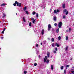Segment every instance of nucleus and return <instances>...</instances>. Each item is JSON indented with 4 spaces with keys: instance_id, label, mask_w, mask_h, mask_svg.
<instances>
[{
    "instance_id": "nucleus-8",
    "label": "nucleus",
    "mask_w": 74,
    "mask_h": 74,
    "mask_svg": "<svg viewBox=\"0 0 74 74\" xmlns=\"http://www.w3.org/2000/svg\"><path fill=\"white\" fill-rule=\"evenodd\" d=\"M53 66L52 64L51 65V69L53 71Z\"/></svg>"
},
{
    "instance_id": "nucleus-53",
    "label": "nucleus",
    "mask_w": 74,
    "mask_h": 74,
    "mask_svg": "<svg viewBox=\"0 0 74 74\" xmlns=\"http://www.w3.org/2000/svg\"><path fill=\"white\" fill-rule=\"evenodd\" d=\"M16 15H18V14H17V13H16Z\"/></svg>"
},
{
    "instance_id": "nucleus-9",
    "label": "nucleus",
    "mask_w": 74,
    "mask_h": 74,
    "mask_svg": "<svg viewBox=\"0 0 74 74\" xmlns=\"http://www.w3.org/2000/svg\"><path fill=\"white\" fill-rule=\"evenodd\" d=\"M62 8H64V9L65 8H66V6H65V4L64 3L62 5Z\"/></svg>"
},
{
    "instance_id": "nucleus-43",
    "label": "nucleus",
    "mask_w": 74,
    "mask_h": 74,
    "mask_svg": "<svg viewBox=\"0 0 74 74\" xmlns=\"http://www.w3.org/2000/svg\"><path fill=\"white\" fill-rule=\"evenodd\" d=\"M31 20H34V18L32 17V18H31Z\"/></svg>"
},
{
    "instance_id": "nucleus-57",
    "label": "nucleus",
    "mask_w": 74,
    "mask_h": 74,
    "mask_svg": "<svg viewBox=\"0 0 74 74\" xmlns=\"http://www.w3.org/2000/svg\"><path fill=\"white\" fill-rule=\"evenodd\" d=\"M44 8H45V7H44Z\"/></svg>"
},
{
    "instance_id": "nucleus-14",
    "label": "nucleus",
    "mask_w": 74,
    "mask_h": 74,
    "mask_svg": "<svg viewBox=\"0 0 74 74\" xmlns=\"http://www.w3.org/2000/svg\"><path fill=\"white\" fill-rule=\"evenodd\" d=\"M5 16H6V14H5L3 13V18H4V17H5Z\"/></svg>"
},
{
    "instance_id": "nucleus-19",
    "label": "nucleus",
    "mask_w": 74,
    "mask_h": 74,
    "mask_svg": "<svg viewBox=\"0 0 74 74\" xmlns=\"http://www.w3.org/2000/svg\"><path fill=\"white\" fill-rule=\"evenodd\" d=\"M49 60H47L46 61V63H49Z\"/></svg>"
},
{
    "instance_id": "nucleus-54",
    "label": "nucleus",
    "mask_w": 74,
    "mask_h": 74,
    "mask_svg": "<svg viewBox=\"0 0 74 74\" xmlns=\"http://www.w3.org/2000/svg\"><path fill=\"white\" fill-rule=\"evenodd\" d=\"M66 69H67V67H66Z\"/></svg>"
},
{
    "instance_id": "nucleus-30",
    "label": "nucleus",
    "mask_w": 74,
    "mask_h": 74,
    "mask_svg": "<svg viewBox=\"0 0 74 74\" xmlns=\"http://www.w3.org/2000/svg\"><path fill=\"white\" fill-rule=\"evenodd\" d=\"M32 25V23H29V26H31V25Z\"/></svg>"
},
{
    "instance_id": "nucleus-12",
    "label": "nucleus",
    "mask_w": 74,
    "mask_h": 74,
    "mask_svg": "<svg viewBox=\"0 0 74 74\" xmlns=\"http://www.w3.org/2000/svg\"><path fill=\"white\" fill-rule=\"evenodd\" d=\"M68 48H69V46H67L65 48V51H67V50L68 49Z\"/></svg>"
},
{
    "instance_id": "nucleus-55",
    "label": "nucleus",
    "mask_w": 74,
    "mask_h": 74,
    "mask_svg": "<svg viewBox=\"0 0 74 74\" xmlns=\"http://www.w3.org/2000/svg\"><path fill=\"white\" fill-rule=\"evenodd\" d=\"M27 31H29V29H28V30H27Z\"/></svg>"
},
{
    "instance_id": "nucleus-50",
    "label": "nucleus",
    "mask_w": 74,
    "mask_h": 74,
    "mask_svg": "<svg viewBox=\"0 0 74 74\" xmlns=\"http://www.w3.org/2000/svg\"><path fill=\"white\" fill-rule=\"evenodd\" d=\"M72 73H74V71H72Z\"/></svg>"
},
{
    "instance_id": "nucleus-59",
    "label": "nucleus",
    "mask_w": 74,
    "mask_h": 74,
    "mask_svg": "<svg viewBox=\"0 0 74 74\" xmlns=\"http://www.w3.org/2000/svg\"><path fill=\"white\" fill-rule=\"evenodd\" d=\"M35 18H36V16H35Z\"/></svg>"
},
{
    "instance_id": "nucleus-18",
    "label": "nucleus",
    "mask_w": 74,
    "mask_h": 74,
    "mask_svg": "<svg viewBox=\"0 0 74 74\" xmlns=\"http://www.w3.org/2000/svg\"><path fill=\"white\" fill-rule=\"evenodd\" d=\"M25 12L26 14H27V15H28V14H29V12H28V11H25Z\"/></svg>"
},
{
    "instance_id": "nucleus-60",
    "label": "nucleus",
    "mask_w": 74,
    "mask_h": 74,
    "mask_svg": "<svg viewBox=\"0 0 74 74\" xmlns=\"http://www.w3.org/2000/svg\"><path fill=\"white\" fill-rule=\"evenodd\" d=\"M0 22H1V21H0Z\"/></svg>"
},
{
    "instance_id": "nucleus-17",
    "label": "nucleus",
    "mask_w": 74,
    "mask_h": 74,
    "mask_svg": "<svg viewBox=\"0 0 74 74\" xmlns=\"http://www.w3.org/2000/svg\"><path fill=\"white\" fill-rule=\"evenodd\" d=\"M54 14H56V13H57V12L56 10H54Z\"/></svg>"
},
{
    "instance_id": "nucleus-38",
    "label": "nucleus",
    "mask_w": 74,
    "mask_h": 74,
    "mask_svg": "<svg viewBox=\"0 0 74 74\" xmlns=\"http://www.w3.org/2000/svg\"><path fill=\"white\" fill-rule=\"evenodd\" d=\"M57 12H59V10L58 9H57V11H56Z\"/></svg>"
},
{
    "instance_id": "nucleus-25",
    "label": "nucleus",
    "mask_w": 74,
    "mask_h": 74,
    "mask_svg": "<svg viewBox=\"0 0 74 74\" xmlns=\"http://www.w3.org/2000/svg\"><path fill=\"white\" fill-rule=\"evenodd\" d=\"M24 73L25 74H26V73H27V71H24Z\"/></svg>"
},
{
    "instance_id": "nucleus-29",
    "label": "nucleus",
    "mask_w": 74,
    "mask_h": 74,
    "mask_svg": "<svg viewBox=\"0 0 74 74\" xmlns=\"http://www.w3.org/2000/svg\"><path fill=\"white\" fill-rule=\"evenodd\" d=\"M32 23H35V20L34 19L32 21Z\"/></svg>"
},
{
    "instance_id": "nucleus-23",
    "label": "nucleus",
    "mask_w": 74,
    "mask_h": 74,
    "mask_svg": "<svg viewBox=\"0 0 74 74\" xmlns=\"http://www.w3.org/2000/svg\"><path fill=\"white\" fill-rule=\"evenodd\" d=\"M51 41L52 42H53V41H55V40H54V38H52Z\"/></svg>"
},
{
    "instance_id": "nucleus-45",
    "label": "nucleus",
    "mask_w": 74,
    "mask_h": 74,
    "mask_svg": "<svg viewBox=\"0 0 74 74\" xmlns=\"http://www.w3.org/2000/svg\"><path fill=\"white\" fill-rule=\"evenodd\" d=\"M51 11H52V9H50V12H51Z\"/></svg>"
},
{
    "instance_id": "nucleus-44",
    "label": "nucleus",
    "mask_w": 74,
    "mask_h": 74,
    "mask_svg": "<svg viewBox=\"0 0 74 74\" xmlns=\"http://www.w3.org/2000/svg\"><path fill=\"white\" fill-rule=\"evenodd\" d=\"M5 29H6L5 28H4V29L3 30V31H4H4H5Z\"/></svg>"
},
{
    "instance_id": "nucleus-35",
    "label": "nucleus",
    "mask_w": 74,
    "mask_h": 74,
    "mask_svg": "<svg viewBox=\"0 0 74 74\" xmlns=\"http://www.w3.org/2000/svg\"><path fill=\"white\" fill-rule=\"evenodd\" d=\"M57 47H60V45H59V44L58 43L57 44Z\"/></svg>"
},
{
    "instance_id": "nucleus-10",
    "label": "nucleus",
    "mask_w": 74,
    "mask_h": 74,
    "mask_svg": "<svg viewBox=\"0 0 74 74\" xmlns=\"http://www.w3.org/2000/svg\"><path fill=\"white\" fill-rule=\"evenodd\" d=\"M59 29L58 28L56 30V33H59Z\"/></svg>"
},
{
    "instance_id": "nucleus-6",
    "label": "nucleus",
    "mask_w": 74,
    "mask_h": 74,
    "mask_svg": "<svg viewBox=\"0 0 74 74\" xmlns=\"http://www.w3.org/2000/svg\"><path fill=\"white\" fill-rule=\"evenodd\" d=\"M41 34L42 35H43L44 34V30L43 29L41 31Z\"/></svg>"
},
{
    "instance_id": "nucleus-34",
    "label": "nucleus",
    "mask_w": 74,
    "mask_h": 74,
    "mask_svg": "<svg viewBox=\"0 0 74 74\" xmlns=\"http://www.w3.org/2000/svg\"><path fill=\"white\" fill-rule=\"evenodd\" d=\"M55 50L56 51H58V49L56 47L55 48Z\"/></svg>"
},
{
    "instance_id": "nucleus-2",
    "label": "nucleus",
    "mask_w": 74,
    "mask_h": 74,
    "mask_svg": "<svg viewBox=\"0 0 74 74\" xmlns=\"http://www.w3.org/2000/svg\"><path fill=\"white\" fill-rule=\"evenodd\" d=\"M63 25V23L62 22H60L59 23L58 27L60 28H61V26Z\"/></svg>"
},
{
    "instance_id": "nucleus-61",
    "label": "nucleus",
    "mask_w": 74,
    "mask_h": 74,
    "mask_svg": "<svg viewBox=\"0 0 74 74\" xmlns=\"http://www.w3.org/2000/svg\"><path fill=\"white\" fill-rule=\"evenodd\" d=\"M73 68H74V66L73 67Z\"/></svg>"
},
{
    "instance_id": "nucleus-58",
    "label": "nucleus",
    "mask_w": 74,
    "mask_h": 74,
    "mask_svg": "<svg viewBox=\"0 0 74 74\" xmlns=\"http://www.w3.org/2000/svg\"><path fill=\"white\" fill-rule=\"evenodd\" d=\"M0 49H1V48H0Z\"/></svg>"
},
{
    "instance_id": "nucleus-11",
    "label": "nucleus",
    "mask_w": 74,
    "mask_h": 74,
    "mask_svg": "<svg viewBox=\"0 0 74 74\" xmlns=\"http://www.w3.org/2000/svg\"><path fill=\"white\" fill-rule=\"evenodd\" d=\"M23 21L24 22H26V20L25 19V17H23Z\"/></svg>"
},
{
    "instance_id": "nucleus-32",
    "label": "nucleus",
    "mask_w": 74,
    "mask_h": 74,
    "mask_svg": "<svg viewBox=\"0 0 74 74\" xmlns=\"http://www.w3.org/2000/svg\"><path fill=\"white\" fill-rule=\"evenodd\" d=\"M71 30V28H69V32H70Z\"/></svg>"
},
{
    "instance_id": "nucleus-49",
    "label": "nucleus",
    "mask_w": 74,
    "mask_h": 74,
    "mask_svg": "<svg viewBox=\"0 0 74 74\" xmlns=\"http://www.w3.org/2000/svg\"><path fill=\"white\" fill-rule=\"evenodd\" d=\"M48 40H50V38H48Z\"/></svg>"
},
{
    "instance_id": "nucleus-46",
    "label": "nucleus",
    "mask_w": 74,
    "mask_h": 74,
    "mask_svg": "<svg viewBox=\"0 0 74 74\" xmlns=\"http://www.w3.org/2000/svg\"><path fill=\"white\" fill-rule=\"evenodd\" d=\"M1 38L2 40H3V39H4V37H1Z\"/></svg>"
},
{
    "instance_id": "nucleus-15",
    "label": "nucleus",
    "mask_w": 74,
    "mask_h": 74,
    "mask_svg": "<svg viewBox=\"0 0 74 74\" xmlns=\"http://www.w3.org/2000/svg\"><path fill=\"white\" fill-rule=\"evenodd\" d=\"M54 43H52L51 44V46H52V47H55V46L54 45Z\"/></svg>"
},
{
    "instance_id": "nucleus-56",
    "label": "nucleus",
    "mask_w": 74,
    "mask_h": 74,
    "mask_svg": "<svg viewBox=\"0 0 74 74\" xmlns=\"http://www.w3.org/2000/svg\"><path fill=\"white\" fill-rule=\"evenodd\" d=\"M51 58H52V56H51Z\"/></svg>"
},
{
    "instance_id": "nucleus-24",
    "label": "nucleus",
    "mask_w": 74,
    "mask_h": 74,
    "mask_svg": "<svg viewBox=\"0 0 74 74\" xmlns=\"http://www.w3.org/2000/svg\"><path fill=\"white\" fill-rule=\"evenodd\" d=\"M68 38H69V37H68V36H66V40H68Z\"/></svg>"
},
{
    "instance_id": "nucleus-22",
    "label": "nucleus",
    "mask_w": 74,
    "mask_h": 74,
    "mask_svg": "<svg viewBox=\"0 0 74 74\" xmlns=\"http://www.w3.org/2000/svg\"><path fill=\"white\" fill-rule=\"evenodd\" d=\"M63 67H64V66H62L61 67L60 69L61 70H63Z\"/></svg>"
},
{
    "instance_id": "nucleus-51",
    "label": "nucleus",
    "mask_w": 74,
    "mask_h": 74,
    "mask_svg": "<svg viewBox=\"0 0 74 74\" xmlns=\"http://www.w3.org/2000/svg\"><path fill=\"white\" fill-rule=\"evenodd\" d=\"M38 58H41V56L40 55V56H38Z\"/></svg>"
},
{
    "instance_id": "nucleus-52",
    "label": "nucleus",
    "mask_w": 74,
    "mask_h": 74,
    "mask_svg": "<svg viewBox=\"0 0 74 74\" xmlns=\"http://www.w3.org/2000/svg\"><path fill=\"white\" fill-rule=\"evenodd\" d=\"M40 45H42V43H40Z\"/></svg>"
},
{
    "instance_id": "nucleus-13",
    "label": "nucleus",
    "mask_w": 74,
    "mask_h": 74,
    "mask_svg": "<svg viewBox=\"0 0 74 74\" xmlns=\"http://www.w3.org/2000/svg\"><path fill=\"white\" fill-rule=\"evenodd\" d=\"M5 5H6V4L5 3H2L1 5V6H5Z\"/></svg>"
},
{
    "instance_id": "nucleus-41",
    "label": "nucleus",
    "mask_w": 74,
    "mask_h": 74,
    "mask_svg": "<svg viewBox=\"0 0 74 74\" xmlns=\"http://www.w3.org/2000/svg\"><path fill=\"white\" fill-rule=\"evenodd\" d=\"M69 66H69V65H67L66 66V67H69Z\"/></svg>"
},
{
    "instance_id": "nucleus-27",
    "label": "nucleus",
    "mask_w": 74,
    "mask_h": 74,
    "mask_svg": "<svg viewBox=\"0 0 74 74\" xmlns=\"http://www.w3.org/2000/svg\"><path fill=\"white\" fill-rule=\"evenodd\" d=\"M63 19H65L66 18V16H65V15H64L63 16Z\"/></svg>"
},
{
    "instance_id": "nucleus-40",
    "label": "nucleus",
    "mask_w": 74,
    "mask_h": 74,
    "mask_svg": "<svg viewBox=\"0 0 74 74\" xmlns=\"http://www.w3.org/2000/svg\"><path fill=\"white\" fill-rule=\"evenodd\" d=\"M46 62V59L45 58L44 59V62Z\"/></svg>"
},
{
    "instance_id": "nucleus-16",
    "label": "nucleus",
    "mask_w": 74,
    "mask_h": 74,
    "mask_svg": "<svg viewBox=\"0 0 74 74\" xmlns=\"http://www.w3.org/2000/svg\"><path fill=\"white\" fill-rule=\"evenodd\" d=\"M26 10V7H24L23 10L24 11H25Z\"/></svg>"
},
{
    "instance_id": "nucleus-48",
    "label": "nucleus",
    "mask_w": 74,
    "mask_h": 74,
    "mask_svg": "<svg viewBox=\"0 0 74 74\" xmlns=\"http://www.w3.org/2000/svg\"><path fill=\"white\" fill-rule=\"evenodd\" d=\"M69 31V30L68 29H67L66 30V32H68V31Z\"/></svg>"
},
{
    "instance_id": "nucleus-36",
    "label": "nucleus",
    "mask_w": 74,
    "mask_h": 74,
    "mask_svg": "<svg viewBox=\"0 0 74 74\" xmlns=\"http://www.w3.org/2000/svg\"><path fill=\"white\" fill-rule=\"evenodd\" d=\"M53 53H56V51H53Z\"/></svg>"
},
{
    "instance_id": "nucleus-33",
    "label": "nucleus",
    "mask_w": 74,
    "mask_h": 74,
    "mask_svg": "<svg viewBox=\"0 0 74 74\" xmlns=\"http://www.w3.org/2000/svg\"><path fill=\"white\" fill-rule=\"evenodd\" d=\"M54 26H57V23H55L54 24Z\"/></svg>"
},
{
    "instance_id": "nucleus-1",
    "label": "nucleus",
    "mask_w": 74,
    "mask_h": 74,
    "mask_svg": "<svg viewBox=\"0 0 74 74\" xmlns=\"http://www.w3.org/2000/svg\"><path fill=\"white\" fill-rule=\"evenodd\" d=\"M17 4V7H21L22 6V3H20L19 5V2H18L17 1H16L15 2V3H14L13 4V5L14 6H16V5Z\"/></svg>"
},
{
    "instance_id": "nucleus-3",
    "label": "nucleus",
    "mask_w": 74,
    "mask_h": 74,
    "mask_svg": "<svg viewBox=\"0 0 74 74\" xmlns=\"http://www.w3.org/2000/svg\"><path fill=\"white\" fill-rule=\"evenodd\" d=\"M65 12H66L65 13L66 15H67L68 14V13H69V12L67 11L66 9H64L63 11V13H65Z\"/></svg>"
},
{
    "instance_id": "nucleus-42",
    "label": "nucleus",
    "mask_w": 74,
    "mask_h": 74,
    "mask_svg": "<svg viewBox=\"0 0 74 74\" xmlns=\"http://www.w3.org/2000/svg\"><path fill=\"white\" fill-rule=\"evenodd\" d=\"M4 31H2L1 32V33H2V34H4Z\"/></svg>"
},
{
    "instance_id": "nucleus-5",
    "label": "nucleus",
    "mask_w": 74,
    "mask_h": 74,
    "mask_svg": "<svg viewBox=\"0 0 74 74\" xmlns=\"http://www.w3.org/2000/svg\"><path fill=\"white\" fill-rule=\"evenodd\" d=\"M56 17L55 16H54V18H53V20L54 21H56Z\"/></svg>"
},
{
    "instance_id": "nucleus-4",
    "label": "nucleus",
    "mask_w": 74,
    "mask_h": 74,
    "mask_svg": "<svg viewBox=\"0 0 74 74\" xmlns=\"http://www.w3.org/2000/svg\"><path fill=\"white\" fill-rule=\"evenodd\" d=\"M52 27V26L51 25L49 24L48 25V31H50L51 30V27Z\"/></svg>"
},
{
    "instance_id": "nucleus-28",
    "label": "nucleus",
    "mask_w": 74,
    "mask_h": 74,
    "mask_svg": "<svg viewBox=\"0 0 74 74\" xmlns=\"http://www.w3.org/2000/svg\"><path fill=\"white\" fill-rule=\"evenodd\" d=\"M36 14V12H33L32 13L33 15H35Z\"/></svg>"
},
{
    "instance_id": "nucleus-37",
    "label": "nucleus",
    "mask_w": 74,
    "mask_h": 74,
    "mask_svg": "<svg viewBox=\"0 0 74 74\" xmlns=\"http://www.w3.org/2000/svg\"><path fill=\"white\" fill-rule=\"evenodd\" d=\"M45 59H46V60H47V56H45Z\"/></svg>"
},
{
    "instance_id": "nucleus-47",
    "label": "nucleus",
    "mask_w": 74,
    "mask_h": 74,
    "mask_svg": "<svg viewBox=\"0 0 74 74\" xmlns=\"http://www.w3.org/2000/svg\"><path fill=\"white\" fill-rule=\"evenodd\" d=\"M36 47H38V44H36Z\"/></svg>"
},
{
    "instance_id": "nucleus-7",
    "label": "nucleus",
    "mask_w": 74,
    "mask_h": 74,
    "mask_svg": "<svg viewBox=\"0 0 74 74\" xmlns=\"http://www.w3.org/2000/svg\"><path fill=\"white\" fill-rule=\"evenodd\" d=\"M47 58H49V56H50V53L48 52L47 54Z\"/></svg>"
},
{
    "instance_id": "nucleus-26",
    "label": "nucleus",
    "mask_w": 74,
    "mask_h": 74,
    "mask_svg": "<svg viewBox=\"0 0 74 74\" xmlns=\"http://www.w3.org/2000/svg\"><path fill=\"white\" fill-rule=\"evenodd\" d=\"M60 39H61V37H60V36H59L58 37L59 40H60Z\"/></svg>"
},
{
    "instance_id": "nucleus-31",
    "label": "nucleus",
    "mask_w": 74,
    "mask_h": 74,
    "mask_svg": "<svg viewBox=\"0 0 74 74\" xmlns=\"http://www.w3.org/2000/svg\"><path fill=\"white\" fill-rule=\"evenodd\" d=\"M37 63H35L34 64V66H36L37 65Z\"/></svg>"
},
{
    "instance_id": "nucleus-21",
    "label": "nucleus",
    "mask_w": 74,
    "mask_h": 74,
    "mask_svg": "<svg viewBox=\"0 0 74 74\" xmlns=\"http://www.w3.org/2000/svg\"><path fill=\"white\" fill-rule=\"evenodd\" d=\"M36 15L37 18H38V13H36Z\"/></svg>"
},
{
    "instance_id": "nucleus-39",
    "label": "nucleus",
    "mask_w": 74,
    "mask_h": 74,
    "mask_svg": "<svg viewBox=\"0 0 74 74\" xmlns=\"http://www.w3.org/2000/svg\"><path fill=\"white\" fill-rule=\"evenodd\" d=\"M58 43H57L55 44V45L56 47V46H57L58 45Z\"/></svg>"
},
{
    "instance_id": "nucleus-20",
    "label": "nucleus",
    "mask_w": 74,
    "mask_h": 74,
    "mask_svg": "<svg viewBox=\"0 0 74 74\" xmlns=\"http://www.w3.org/2000/svg\"><path fill=\"white\" fill-rule=\"evenodd\" d=\"M64 74H66V69H64Z\"/></svg>"
}]
</instances>
